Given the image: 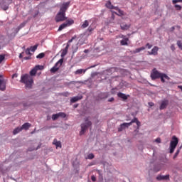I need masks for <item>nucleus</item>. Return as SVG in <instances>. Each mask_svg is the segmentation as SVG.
Returning <instances> with one entry per match:
<instances>
[{
	"label": "nucleus",
	"instance_id": "6",
	"mask_svg": "<svg viewBox=\"0 0 182 182\" xmlns=\"http://www.w3.org/2000/svg\"><path fill=\"white\" fill-rule=\"evenodd\" d=\"M92 68H96V65H92L85 70L83 69H78L75 72V75H82V73H86V70H87V69H92Z\"/></svg>",
	"mask_w": 182,
	"mask_h": 182
},
{
	"label": "nucleus",
	"instance_id": "17",
	"mask_svg": "<svg viewBox=\"0 0 182 182\" xmlns=\"http://www.w3.org/2000/svg\"><path fill=\"white\" fill-rule=\"evenodd\" d=\"M105 6L107 8H108L109 9H117V7L113 6L112 4V2H110V1H107V4H105Z\"/></svg>",
	"mask_w": 182,
	"mask_h": 182
},
{
	"label": "nucleus",
	"instance_id": "25",
	"mask_svg": "<svg viewBox=\"0 0 182 182\" xmlns=\"http://www.w3.org/2000/svg\"><path fill=\"white\" fill-rule=\"evenodd\" d=\"M65 28H68V25L65 23H63L61 24L58 28V32H60V31H63Z\"/></svg>",
	"mask_w": 182,
	"mask_h": 182
},
{
	"label": "nucleus",
	"instance_id": "11",
	"mask_svg": "<svg viewBox=\"0 0 182 182\" xmlns=\"http://www.w3.org/2000/svg\"><path fill=\"white\" fill-rule=\"evenodd\" d=\"M168 106V100H164L162 101L161 106H160V110H164L166 107Z\"/></svg>",
	"mask_w": 182,
	"mask_h": 182
},
{
	"label": "nucleus",
	"instance_id": "58",
	"mask_svg": "<svg viewBox=\"0 0 182 182\" xmlns=\"http://www.w3.org/2000/svg\"><path fill=\"white\" fill-rule=\"evenodd\" d=\"M89 53V50H84V53Z\"/></svg>",
	"mask_w": 182,
	"mask_h": 182
},
{
	"label": "nucleus",
	"instance_id": "12",
	"mask_svg": "<svg viewBox=\"0 0 182 182\" xmlns=\"http://www.w3.org/2000/svg\"><path fill=\"white\" fill-rule=\"evenodd\" d=\"M53 144L55 146L56 149H58V147H60V149H62V142H60V141H58V139H54L53 141Z\"/></svg>",
	"mask_w": 182,
	"mask_h": 182
},
{
	"label": "nucleus",
	"instance_id": "41",
	"mask_svg": "<svg viewBox=\"0 0 182 182\" xmlns=\"http://www.w3.org/2000/svg\"><path fill=\"white\" fill-rule=\"evenodd\" d=\"M176 149L175 147L170 146V153H171V154L174 153V149Z\"/></svg>",
	"mask_w": 182,
	"mask_h": 182
},
{
	"label": "nucleus",
	"instance_id": "16",
	"mask_svg": "<svg viewBox=\"0 0 182 182\" xmlns=\"http://www.w3.org/2000/svg\"><path fill=\"white\" fill-rule=\"evenodd\" d=\"M118 97L120 99H122L123 100H127L129 95H126V94H124L122 92H118L117 93Z\"/></svg>",
	"mask_w": 182,
	"mask_h": 182
},
{
	"label": "nucleus",
	"instance_id": "50",
	"mask_svg": "<svg viewBox=\"0 0 182 182\" xmlns=\"http://www.w3.org/2000/svg\"><path fill=\"white\" fill-rule=\"evenodd\" d=\"M75 38V37H73L70 40L68 41V43H71V42H73V40Z\"/></svg>",
	"mask_w": 182,
	"mask_h": 182
},
{
	"label": "nucleus",
	"instance_id": "51",
	"mask_svg": "<svg viewBox=\"0 0 182 182\" xmlns=\"http://www.w3.org/2000/svg\"><path fill=\"white\" fill-rule=\"evenodd\" d=\"M108 102H114V97H111L108 100Z\"/></svg>",
	"mask_w": 182,
	"mask_h": 182
},
{
	"label": "nucleus",
	"instance_id": "1",
	"mask_svg": "<svg viewBox=\"0 0 182 182\" xmlns=\"http://www.w3.org/2000/svg\"><path fill=\"white\" fill-rule=\"evenodd\" d=\"M45 68L43 65H36L31 71L30 75L28 74H25L21 75L20 82L24 83L26 87L28 89H32V85H33V77L32 76H36V73L38 70H43Z\"/></svg>",
	"mask_w": 182,
	"mask_h": 182
},
{
	"label": "nucleus",
	"instance_id": "33",
	"mask_svg": "<svg viewBox=\"0 0 182 182\" xmlns=\"http://www.w3.org/2000/svg\"><path fill=\"white\" fill-rule=\"evenodd\" d=\"M177 45H178V46L179 49H180L181 50H182V43H181V41H177Z\"/></svg>",
	"mask_w": 182,
	"mask_h": 182
},
{
	"label": "nucleus",
	"instance_id": "49",
	"mask_svg": "<svg viewBox=\"0 0 182 182\" xmlns=\"http://www.w3.org/2000/svg\"><path fill=\"white\" fill-rule=\"evenodd\" d=\"M30 59H31V56L23 58L24 60H29Z\"/></svg>",
	"mask_w": 182,
	"mask_h": 182
},
{
	"label": "nucleus",
	"instance_id": "38",
	"mask_svg": "<svg viewBox=\"0 0 182 182\" xmlns=\"http://www.w3.org/2000/svg\"><path fill=\"white\" fill-rule=\"evenodd\" d=\"M178 2H182V0H173L172 1V4H173V5H176V4H177Z\"/></svg>",
	"mask_w": 182,
	"mask_h": 182
},
{
	"label": "nucleus",
	"instance_id": "4",
	"mask_svg": "<svg viewBox=\"0 0 182 182\" xmlns=\"http://www.w3.org/2000/svg\"><path fill=\"white\" fill-rule=\"evenodd\" d=\"M85 124H81V131L80 132V136H82V134H85L86 132V129L90 127V126H92V122L89 121L87 118L85 119Z\"/></svg>",
	"mask_w": 182,
	"mask_h": 182
},
{
	"label": "nucleus",
	"instance_id": "36",
	"mask_svg": "<svg viewBox=\"0 0 182 182\" xmlns=\"http://www.w3.org/2000/svg\"><path fill=\"white\" fill-rule=\"evenodd\" d=\"M5 60V55H0V63H2V61Z\"/></svg>",
	"mask_w": 182,
	"mask_h": 182
},
{
	"label": "nucleus",
	"instance_id": "52",
	"mask_svg": "<svg viewBox=\"0 0 182 182\" xmlns=\"http://www.w3.org/2000/svg\"><path fill=\"white\" fill-rule=\"evenodd\" d=\"M88 32H92L93 31V28L92 27H89L87 28Z\"/></svg>",
	"mask_w": 182,
	"mask_h": 182
},
{
	"label": "nucleus",
	"instance_id": "59",
	"mask_svg": "<svg viewBox=\"0 0 182 182\" xmlns=\"http://www.w3.org/2000/svg\"><path fill=\"white\" fill-rule=\"evenodd\" d=\"M112 19H114V13H112Z\"/></svg>",
	"mask_w": 182,
	"mask_h": 182
},
{
	"label": "nucleus",
	"instance_id": "64",
	"mask_svg": "<svg viewBox=\"0 0 182 182\" xmlns=\"http://www.w3.org/2000/svg\"><path fill=\"white\" fill-rule=\"evenodd\" d=\"M2 77V75H0V77Z\"/></svg>",
	"mask_w": 182,
	"mask_h": 182
},
{
	"label": "nucleus",
	"instance_id": "43",
	"mask_svg": "<svg viewBox=\"0 0 182 182\" xmlns=\"http://www.w3.org/2000/svg\"><path fill=\"white\" fill-rule=\"evenodd\" d=\"M132 124H133V123L132 122H130L129 123L125 122V125L127 126V129H128L129 126H132Z\"/></svg>",
	"mask_w": 182,
	"mask_h": 182
},
{
	"label": "nucleus",
	"instance_id": "14",
	"mask_svg": "<svg viewBox=\"0 0 182 182\" xmlns=\"http://www.w3.org/2000/svg\"><path fill=\"white\" fill-rule=\"evenodd\" d=\"M159 52V47L154 46L151 52H148L149 55H157Z\"/></svg>",
	"mask_w": 182,
	"mask_h": 182
},
{
	"label": "nucleus",
	"instance_id": "18",
	"mask_svg": "<svg viewBox=\"0 0 182 182\" xmlns=\"http://www.w3.org/2000/svg\"><path fill=\"white\" fill-rule=\"evenodd\" d=\"M63 64V58L60 59L54 65V68H60Z\"/></svg>",
	"mask_w": 182,
	"mask_h": 182
},
{
	"label": "nucleus",
	"instance_id": "5",
	"mask_svg": "<svg viewBox=\"0 0 182 182\" xmlns=\"http://www.w3.org/2000/svg\"><path fill=\"white\" fill-rule=\"evenodd\" d=\"M110 96V93L109 92H101L98 94L96 100H103L105 99H107Z\"/></svg>",
	"mask_w": 182,
	"mask_h": 182
},
{
	"label": "nucleus",
	"instance_id": "40",
	"mask_svg": "<svg viewBox=\"0 0 182 182\" xmlns=\"http://www.w3.org/2000/svg\"><path fill=\"white\" fill-rule=\"evenodd\" d=\"M139 119L136 117H134L133 119L131 120L132 123H136Z\"/></svg>",
	"mask_w": 182,
	"mask_h": 182
},
{
	"label": "nucleus",
	"instance_id": "35",
	"mask_svg": "<svg viewBox=\"0 0 182 182\" xmlns=\"http://www.w3.org/2000/svg\"><path fill=\"white\" fill-rule=\"evenodd\" d=\"M136 124L137 125V129L139 130L140 129V126H141V122L140 121H136Z\"/></svg>",
	"mask_w": 182,
	"mask_h": 182
},
{
	"label": "nucleus",
	"instance_id": "42",
	"mask_svg": "<svg viewBox=\"0 0 182 182\" xmlns=\"http://www.w3.org/2000/svg\"><path fill=\"white\" fill-rule=\"evenodd\" d=\"M146 48H148V49H151V48H153V46L152 45H150V43H146Z\"/></svg>",
	"mask_w": 182,
	"mask_h": 182
},
{
	"label": "nucleus",
	"instance_id": "46",
	"mask_svg": "<svg viewBox=\"0 0 182 182\" xmlns=\"http://www.w3.org/2000/svg\"><path fill=\"white\" fill-rule=\"evenodd\" d=\"M91 180H92V181H93V182L96 181V177H95V176H91Z\"/></svg>",
	"mask_w": 182,
	"mask_h": 182
},
{
	"label": "nucleus",
	"instance_id": "55",
	"mask_svg": "<svg viewBox=\"0 0 182 182\" xmlns=\"http://www.w3.org/2000/svg\"><path fill=\"white\" fill-rule=\"evenodd\" d=\"M78 47H76V48L73 50V53H76L77 52Z\"/></svg>",
	"mask_w": 182,
	"mask_h": 182
},
{
	"label": "nucleus",
	"instance_id": "45",
	"mask_svg": "<svg viewBox=\"0 0 182 182\" xmlns=\"http://www.w3.org/2000/svg\"><path fill=\"white\" fill-rule=\"evenodd\" d=\"M23 26H25L24 23L20 24V26L18 27V31H19V29H21V28H23Z\"/></svg>",
	"mask_w": 182,
	"mask_h": 182
},
{
	"label": "nucleus",
	"instance_id": "54",
	"mask_svg": "<svg viewBox=\"0 0 182 182\" xmlns=\"http://www.w3.org/2000/svg\"><path fill=\"white\" fill-rule=\"evenodd\" d=\"M149 105L151 106V107H153V106H154V103L149 102Z\"/></svg>",
	"mask_w": 182,
	"mask_h": 182
},
{
	"label": "nucleus",
	"instance_id": "47",
	"mask_svg": "<svg viewBox=\"0 0 182 182\" xmlns=\"http://www.w3.org/2000/svg\"><path fill=\"white\" fill-rule=\"evenodd\" d=\"M171 50H173V51L176 50V47L174 46L173 44H172V45L171 46Z\"/></svg>",
	"mask_w": 182,
	"mask_h": 182
},
{
	"label": "nucleus",
	"instance_id": "30",
	"mask_svg": "<svg viewBox=\"0 0 182 182\" xmlns=\"http://www.w3.org/2000/svg\"><path fill=\"white\" fill-rule=\"evenodd\" d=\"M58 114V117H62V119H65V117H66V114L65 112H59Z\"/></svg>",
	"mask_w": 182,
	"mask_h": 182
},
{
	"label": "nucleus",
	"instance_id": "3",
	"mask_svg": "<svg viewBox=\"0 0 182 182\" xmlns=\"http://www.w3.org/2000/svg\"><path fill=\"white\" fill-rule=\"evenodd\" d=\"M151 80H156V79H161V82L162 83H166V80H170V77H168L167 74L160 73L156 68H154L151 73Z\"/></svg>",
	"mask_w": 182,
	"mask_h": 182
},
{
	"label": "nucleus",
	"instance_id": "20",
	"mask_svg": "<svg viewBox=\"0 0 182 182\" xmlns=\"http://www.w3.org/2000/svg\"><path fill=\"white\" fill-rule=\"evenodd\" d=\"M145 49H146V47H141V48L135 49L133 51H131V53H140V52H141V50H144Z\"/></svg>",
	"mask_w": 182,
	"mask_h": 182
},
{
	"label": "nucleus",
	"instance_id": "26",
	"mask_svg": "<svg viewBox=\"0 0 182 182\" xmlns=\"http://www.w3.org/2000/svg\"><path fill=\"white\" fill-rule=\"evenodd\" d=\"M89 26V21L87 20H85L84 23L82 24L81 28L82 29H85Z\"/></svg>",
	"mask_w": 182,
	"mask_h": 182
},
{
	"label": "nucleus",
	"instance_id": "37",
	"mask_svg": "<svg viewBox=\"0 0 182 182\" xmlns=\"http://www.w3.org/2000/svg\"><path fill=\"white\" fill-rule=\"evenodd\" d=\"M175 8L176 9V11H181V6L178 4H176Z\"/></svg>",
	"mask_w": 182,
	"mask_h": 182
},
{
	"label": "nucleus",
	"instance_id": "21",
	"mask_svg": "<svg viewBox=\"0 0 182 182\" xmlns=\"http://www.w3.org/2000/svg\"><path fill=\"white\" fill-rule=\"evenodd\" d=\"M31 124H29L28 122H26V123H24L21 128H22V130H28L29 129V127H31Z\"/></svg>",
	"mask_w": 182,
	"mask_h": 182
},
{
	"label": "nucleus",
	"instance_id": "27",
	"mask_svg": "<svg viewBox=\"0 0 182 182\" xmlns=\"http://www.w3.org/2000/svg\"><path fill=\"white\" fill-rule=\"evenodd\" d=\"M38 46H39V44H36L34 46L31 47L30 50H31V52H35V50L38 49Z\"/></svg>",
	"mask_w": 182,
	"mask_h": 182
},
{
	"label": "nucleus",
	"instance_id": "7",
	"mask_svg": "<svg viewBox=\"0 0 182 182\" xmlns=\"http://www.w3.org/2000/svg\"><path fill=\"white\" fill-rule=\"evenodd\" d=\"M172 140L173 141H171L170 144V147H177V144H178V139L176 136H173Z\"/></svg>",
	"mask_w": 182,
	"mask_h": 182
},
{
	"label": "nucleus",
	"instance_id": "13",
	"mask_svg": "<svg viewBox=\"0 0 182 182\" xmlns=\"http://www.w3.org/2000/svg\"><path fill=\"white\" fill-rule=\"evenodd\" d=\"M115 11H117V12L112 10L111 11L112 14H115V15H118V16H123V15H124L123 11L118 9V7H117V9H115Z\"/></svg>",
	"mask_w": 182,
	"mask_h": 182
},
{
	"label": "nucleus",
	"instance_id": "32",
	"mask_svg": "<svg viewBox=\"0 0 182 182\" xmlns=\"http://www.w3.org/2000/svg\"><path fill=\"white\" fill-rule=\"evenodd\" d=\"M68 54V51L66 50H63L62 53H61V57L63 58L65 56H66V55Z\"/></svg>",
	"mask_w": 182,
	"mask_h": 182
},
{
	"label": "nucleus",
	"instance_id": "22",
	"mask_svg": "<svg viewBox=\"0 0 182 182\" xmlns=\"http://www.w3.org/2000/svg\"><path fill=\"white\" fill-rule=\"evenodd\" d=\"M127 126L126 125V123L121 124L119 127L118 128V132H123L124 129H127Z\"/></svg>",
	"mask_w": 182,
	"mask_h": 182
},
{
	"label": "nucleus",
	"instance_id": "8",
	"mask_svg": "<svg viewBox=\"0 0 182 182\" xmlns=\"http://www.w3.org/2000/svg\"><path fill=\"white\" fill-rule=\"evenodd\" d=\"M156 180H158V181H161V180H170V175H159L156 177Z\"/></svg>",
	"mask_w": 182,
	"mask_h": 182
},
{
	"label": "nucleus",
	"instance_id": "61",
	"mask_svg": "<svg viewBox=\"0 0 182 182\" xmlns=\"http://www.w3.org/2000/svg\"><path fill=\"white\" fill-rule=\"evenodd\" d=\"M6 9H8V6H6V7L4 8V11H6Z\"/></svg>",
	"mask_w": 182,
	"mask_h": 182
},
{
	"label": "nucleus",
	"instance_id": "28",
	"mask_svg": "<svg viewBox=\"0 0 182 182\" xmlns=\"http://www.w3.org/2000/svg\"><path fill=\"white\" fill-rule=\"evenodd\" d=\"M43 58H45V53H41L36 56L37 59H43Z\"/></svg>",
	"mask_w": 182,
	"mask_h": 182
},
{
	"label": "nucleus",
	"instance_id": "53",
	"mask_svg": "<svg viewBox=\"0 0 182 182\" xmlns=\"http://www.w3.org/2000/svg\"><path fill=\"white\" fill-rule=\"evenodd\" d=\"M68 49H69V44H67V46L65 48L64 50H66L68 52Z\"/></svg>",
	"mask_w": 182,
	"mask_h": 182
},
{
	"label": "nucleus",
	"instance_id": "23",
	"mask_svg": "<svg viewBox=\"0 0 182 182\" xmlns=\"http://www.w3.org/2000/svg\"><path fill=\"white\" fill-rule=\"evenodd\" d=\"M65 23L67 26H70L71 25H73L75 23V21H73V19L72 18H70L67 20Z\"/></svg>",
	"mask_w": 182,
	"mask_h": 182
},
{
	"label": "nucleus",
	"instance_id": "44",
	"mask_svg": "<svg viewBox=\"0 0 182 182\" xmlns=\"http://www.w3.org/2000/svg\"><path fill=\"white\" fill-rule=\"evenodd\" d=\"M155 141H156V143H161V139H160V138H156V139H155Z\"/></svg>",
	"mask_w": 182,
	"mask_h": 182
},
{
	"label": "nucleus",
	"instance_id": "31",
	"mask_svg": "<svg viewBox=\"0 0 182 182\" xmlns=\"http://www.w3.org/2000/svg\"><path fill=\"white\" fill-rule=\"evenodd\" d=\"M58 119H59V115L58 113L52 115L53 120H58Z\"/></svg>",
	"mask_w": 182,
	"mask_h": 182
},
{
	"label": "nucleus",
	"instance_id": "24",
	"mask_svg": "<svg viewBox=\"0 0 182 182\" xmlns=\"http://www.w3.org/2000/svg\"><path fill=\"white\" fill-rule=\"evenodd\" d=\"M20 132H22L21 127H18L13 131V134H18V133H20Z\"/></svg>",
	"mask_w": 182,
	"mask_h": 182
},
{
	"label": "nucleus",
	"instance_id": "2",
	"mask_svg": "<svg viewBox=\"0 0 182 182\" xmlns=\"http://www.w3.org/2000/svg\"><path fill=\"white\" fill-rule=\"evenodd\" d=\"M69 5H70V1H68L62 4L59 12L55 16V22H63V21H66V19H68V17H66V11H68Z\"/></svg>",
	"mask_w": 182,
	"mask_h": 182
},
{
	"label": "nucleus",
	"instance_id": "34",
	"mask_svg": "<svg viewBox=\"0 0 182 182\" xmlns=\"http://www.w3.org/2000/svg\"><path fill=\"white\" fill-rule=\"evenodd\" d=\"M87 157L89 160H92V159H95V155L93 154H89Z\"/></svg>",
	"mask_w": 182,
	"mask_h": 182
},
{
	"label": "nucleus",
	"instance_id": "10",
	"mask_svg": "<svg viewBox=\"0 0 182 182\" xmlns=\"http://www.w3.org/2000/svg\"><path fill=\"white\" fill-rule=\"evenodd\" d=\"M82 99H83V96H76L71 98L70 102L71 103H76V102H79V100H82Z\"/></svg>",
	"mask_w": 182,
	"mask_h": 182
},
{
	"label": "nucleus",
	"instance_id": "56",
	"mask_svg": "<svg viewBox=\"0 0 182 182\" xmlns=\"http://www.w3.org/2000/svg\"><path fill=\"white\" fill-rule=\"evenodd\" d=\"M174 29H176V27H174V26L171 27V32H173V31H174Z\"/></svg>",
	"mask_w": 182,
	"mask_h": 182
},
{
	"label": "nucleus",
	"instance_id": "29",
	"mask_svg": "<svg viewBox=\"0 0 182 182\" xmlns=\"http://www.w3.org/2000/svg\"><path fill=\"white\" fill-rule=\"evenodd\" d=\"M58 70H59V68H56L54 66L50 69L51 73H56V72H58Z\"/></svg>",
	"mask_w": 182,
	"mask_h": 182
},
{
	"label": "nucleus",
	"instance_id": "62",
	"mask_svg": "<svg viewBox=\"0 0 182 182\" xmlns=\"http://www.w3.org/2000/svg\"><path fill=\"white\" fill-rule=\"evenodd\" d=\"M39 147H40V146H38L36 149V150H38V149H39Z\"/></svg>",
	"mask_w": 182,
	"mask_h": 182
},
{
	"label": "nucleus",
	"instance_id": "39",
	"mask_svg": "<svg viewBox=\"0 0 182 182\" xmlns=\"http://www.w3.org/2000/svg\"><path fill=\"white\" fill-rule=\"evenodd\" d=\"M26 55H32V54L31 53V49H30V48H27V49L26 50Z\"/></svg>",
	"mask_w": 182,
	"mask_h": 182
},
{
	"label": "nucleus",
	"instance_id": "9",
	"mask_svg": "<svg viewBox=\"0 0 182 182\" xmlns=\"http://www.w3.org/2000/svg\"><path fill=\"white\" fill-rule=\"evenodd\" d=\"M130 24H127L126 23H122L120 24V28L122 31H128V29H130Z\"/></svg>",
	"mask_w": 182,
	"mask_h": 182
},
{
	"label": "nucleus",
	"instance_id": "63",
	"mask_svg": "<svg viewBox=\"0 0 182 182\" xmlns=\"http://www.w3.org/2000/svg\"><path fill=\"white\" fill-rule=\"evenodd\" d=\"M75 107H77V105H75Z\"/></svg>",
	"mask_w": 182,
	"mask_h": 182
},
{
	"label": "nucleus",
	"instance_id": "57",
	"mask_svg": "<svg viewBox=\"0 0 182 182\" xmlns=\"http://www.w3.org/2000/svg\"><path fill=\"white\" fill-rule=\"evenodd\" d=\"M23 58V55H22V53H20V55H19V58L20 59H22Z\"/></svg>",
	"mask_w": 182,
	"mask_h": 182
},
{
	"label": "nucleus",
	"instance_id": "15",
	"mask_svg": "<svg viewBox=\"0 0 182 182\" xmlns=\"http://www.w3.org/2000/svg\"><path fill=\"white\" fill-rule=\"evenodd\" d=\"M6 89V83L5 82V80H0V90H5Z\"/></svg>",
	"mask_w": 182,
	"mask_h": 182
},
{
	"label": "nucleus",
	"instance_id": "19",
	"mask_svg": "<svg viewBox=\"0 0 182 182\" xmlns=\"http://www.w3.org/2000/svg\"><path fill=\"white\" fill-rule=\"evenodd\" d=\"M127 42H129V38H124V40L120 41L122 46H127V45H129Z\"/></svg>",
	"mask_w": 182,
	"mask_h": 182
},
{
	"label": "nucleus",
	"instance_id": "60",
	"mask_svg": "<svg viewBox=\"0 0 182 182\" xmlns=\"http://www.w3.org/2000/svg\"><path fill=\"white\" fill-rule=\"evenodd\" d=\"M178 88L181 89V90L182 91V86L181 85H179Z\"/></svg>",
	"mask_w": 182,
	"mask_h": 182
},
{
	"label": "nucleus",
	"instance_id": "48",
	"mask_svg": "<svg viewBox=\"0 0 182 182\" xmlns=\"http://www.w3.org/2000/svg\"><path fill=\"white\" fill-rule=\"evenodd\" d=\"M178 153H180L179 151H177L175 153V155L173 156V159H176V157H177V156H178Z\"/></svg>",
	"mask_w": 182,
	"mask_h": 182
}]
</instances>
